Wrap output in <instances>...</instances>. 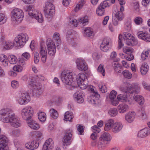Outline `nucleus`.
Segmentation results:
<instances>
[{"mask_svg":"<svg viewBox=\"0 0 150 150\" xmlns=\"http://www.w3.org/2000/svg\"><path fill=\"white\" fill-rule=\"evenodd\" d=\"M139 87L137 84H131L129 83H124L122 84L120 87V91L125 93V95L120 94L117 96V99L118 100L122 102H125L129 104H132V100L128 98L127 94H132L134 92H138Z\"/></svg>","mask_w":150,"mask_h":150,"instance_id":"f257e3e1","label":"nucleus"},{"mask_svg":"<svg viewBox=\"0 0 150 150\" xmlns=\"http://www.w3.org/2000/svg\"><path fill=\"white\" fill-rule=\"evenodd\" d=\"M0 117L4 122L9 123L14 127H18L21 125L20 120L15 117L13 112L8 109L0 110Z\"/></svg>","mask_w":150,"mask_h":150,"instance_id":"f03ea898","label":"nucleus"},{"mask_svg":"<svg viewBox=\"0 0 150 150\" xmlns=\"http://www.w3.org/2000/svg\"><path fill=\"white\" fill-rule=\"evenodd\" d=\"M53 0H48L46 3L44 10L46 17L50 18L52 16L55 12V7L52 4Z\"/></svg>","mask_w":150,"mask_h":150,"instance_id":"7ed1b4c3","label":"nucleus"},{"mask_svg":"<svg viewBox=\"0 0 150 150\" xmlns=\"http://www.w3.org/2000/svg\"><path fill=\"white\" fill-rule=\"evenodd\" d=\"M11 18L12 21L20 23L23 20L24 17V13L23 11L18 8H15L11 12Z\"/></svg>","mask_w":150,"mask_h":150,"instance_id":"20e7f679","label":"nucleus"},{"mask_svg":"<svg viewBox=\"0 0 150 150\" xmlns=\"http://www.w3.org/2000/svg\"><path fill=\"white\" fill-rule=\"evenodd\" d=\"M34 7L32 5L27 6L25 8V11L28 12L29 15L33 17L39 23H42L43 21V19L42 14L40 13L37 12L35 13L33 12Z\"/></svg>","mask_w":150,"mask_h":150,"instance_id":"39448f33","label":"nucleus"},{"mask_svg":"<svg viewBox=\"0 0 150 150\" xmlns=\"http://www.w3.org/2000/svg\"><path fill=\"white\" fill-rule=\"evenodd\" d=\"M28 38L27 34L22 33L20 34L15 39V45L17 47L23 46Z\"/></svg>","mask_w":150,"mask_h":150,"instance_id":"423d86ee","label":"nucleus"},{"mask_svg":"<svg viewBox=\"0 0 150 150\" xmlns=\"http://www.w3.org/2000/svg\"><path fill=\"white\" fill-rule=\"evenodd\" d=\"M74 76V73L72 72L66 73L62 72L61 78L62 81L66 84L71 85L73 82V79Z\"/></svg>","mask_w":150,"mask_h":150,"instance_id":"0eeeda50","label":"nucleus"},{"mask_svg":"<svg viewBox=\"0 0 150 150\" xmlns=\"http://www.w3.org/2000/svg\"><path fill=\"white\" fill-rule=\"evenodd\" d=\"M33 113V109L30 106L25 107L21 111L22 117L27 121L31 119Z\"/></svg>","mask_w":150,"mask_h":150,"instance_id":"6e6552de","label":"nucleus"},{"mask_svg":"<svg viewBox=\"0 0 150 150\" xmlns=\"http://www.w3.org/2000/svg\"><path fill=\"white\" fill-rule=\"evenodd\" d=\"M18 103L21 105L26 104L29 101V96L27 92L20 93L17 99Z\"/></svg>","mask_w":150,"mask_h":150,"instance_id":"1a4fd4ad","label":"nucleus"},{"mask_svg":"<svg viewBox=\"0 0 150 150\" xmlns=\"http://www.w3.org/2000/svg\"><path fill=\"white\" fill-rule=\"evenodd\" d=\"M30 85L33 88V94L36 96H38L42 93V91L41 89V85L38 82L35 81H32L31 82Z\"/></svg>","mask_w":150,"mask_h":150,"instance_id":"9d476101","label":"nucleus"},{"mask_svg":"<svg viewBox=\"0 0 150 150\" xmlns=\"http://www.w3.org/2000/svg\"><path fill=\"white\" fill-rule=\"evenodd\" d=\"M77 69L80 71H86L88 69L87 64L85 61L82 59H78L76 61Z\"/></svg>","mask_w":150,"mask_h":150,"instance_id":"9b49d317","label":"nucleus"},{"mask_svg":"<svg viewBox=\"0 0 150 150\" xmlns=\"http://www.w3.org/2000/svg\"><path fill=\"white\" fill-rule=\"evenodd\" d=\"M39 53L42 62H46L47 56V52L45 46L40 45V47Z\"/></svg>","mask_w":150,"mask_h":150,"instance_id":"f8f14e48","label":"nucleus"},{"mask_svg":"<svg viewBox=\"0 0 150 150\" xmlns=\"http://www.w3.org/2000/svg\"><path fill=\"white\" fill-rule=\"evenodd\" d=\"M72 130L69 129L67 131L65 134L63 140V142L64 144V145L66 144L67 146L70 143V141L72 135Z\"/></svg>","mask_w":150,"mask_h":150,"instance_id":"ddd939ff","label":"nucleus"},{"mask_svg":"<svg viewBox=\"0 0 150 150\" xmlns=\"http://www.w3.org/2000/svg\"><path fill=\"white\" fill-rule=\"evenodd\" d=\"M54 142L52 139L47 140L43 146V150H52L54 147Z\"/></svg>","mask_w":150,"mask_h":150,"instance_id":"4468645a","label":"nucleus"},{"mask_svg":"<svg viewBox=\"0 0 150 150\" xmlns=\"http://www.w3.org/2000/svg\"><path fill=\"white\" fill-rule=\"evenodd\" d=\"M83 96L84 95L79 91L76 92L74 95V97L76 101L79 103H82L83 102Z\"/></svg>","mask_w":150,"mask_h":150,"instance_id":"2eb2a0df","label":"nucleus"},{"mask_svg":"<svg viewBox=\"0 0 150 150\" xmlns=\"http://www.w3.org/2000/svg\"><path fill=\"white\" fill-rule=\"evenodd\" d=\"M135 115L136 114L134 112H129L126 114L125 119L128 122L131 123L134 121Z\"/></svg>","mask_w":150,"mask_h":150,"instance_id":"dca6fc26","label":"nucleus"},{"mask_svg":"<svg viewBox=\"0 0 150 150\" xmlns=\"http://www.w3.org/2000/svg\"><path fill=\"white\" fill-rule=\"evenodd\" d=\"M39 144L38 142L33 141L31 142H28L25 145V147L29 149L33 150L36 149L39 146Z\"/></svg>","mask_w":150,"mask_h":150,"instance_id":"f3484780","label":"nucleus"},{"mask_svg":"<svg viewBox=\"0 0 150 150\" xmlns=\"http://www.w3.org/2000/svg\"><path fill=\"white\" fill-rule=\"evenodd\" d=\"M150 134V129L145 128L139 132L137 136L141 138H144Z\"/></svg>","mask_w":150,"mask_h":150,"instance_id":"a211bd4d","label":"nucleus"},{"mask_svg":"<svg viewBox=\"0 0 150 150\" xmlns=\"http://www.w3.org/2000/svg\"><path fill=\"white\" fill-rule=\"evenodd\" d=\"M28 126L32 129L37 130L40 128V126L38 123L35 121L31 119L27 121Z\"/></svg>","mask_w":150,"mask_h":150,"instance_id":"6ab92c4d","label":"nucleus"},{"mask_svg":"<svg viewBox=\"0 0 150 150\" xmlns=\"http://www.w3.org/2000/svg\"><path fill=\"white\" fill-rule=\"evenodd\" d=\"M139 92H134L133 93H135V94L133 97V98L140 105H142L144 102V100L143 97L141 96L138 95L137 94L139 92Z\"/></svg>","mask_w":150,"mask_h":150,"instance_id":"aec40b11","label":"nucleus"},{"mask_svg":"<svg viewBox=\"0 0 150 150\" xmlns=\"http://www.w3.org/2000/svg\"><path fill=\"white\" fill-rule=\"evenodd\" d=\"M139 38L146 42H150V35L145 33L140 32L137 33Z\"/></svg>","mask_w":150,"mask_h":150,"instance_id":"412c9836","label":"nucleus"},{"mask_svg":"<svg viewBox=\"0 0 150 150\" xmlns=\"http://www.w3.org/2000/svg\"><path fill=\"white\" fill-rule=\"evenodd\" d=\"M20 65L14 66L13 68V70L15 71H21L23 70V68L21 65L23 66L25 64V62L23 59H20L19 60Z\"/></svg>","mask_w":150,"mask_h":150,"instance_id":"4be33fe9","label":"nucleus"},{"mask_svg":"<svg viewBox=\"0 0 150 150\" xmlns=\"http://www.w3.org/2000/svg\"><path fill=\"white\" fill-rule=\"evenodd\" d=\"M122 127V125L119 122H116L112 126V130L113 132L116 133L120 131Z\"/></svg>","mask_w":150,"mask_h":150,"instance_id":"5701e85b","label":"nucleus"},{"mask_svg":"<svg viewBox=\"0 0 150 150\" xmlns=\"http://www.w3.org/2000/svg\"><path fill=\"white\" fill-rule=\"evenodd\" d=\"M137 40L134 37L129 39L127 40L126 44L127 45L131 46H135L138 44Z\"/></svg>","mask_w":150,"mask_h":150,"instance_id":"b1692460","label":"nucleus"},{"mask_svg":"<svg viewBox=\"0 0 150 150\" xmlns=\"http://www.w3.org/2000/svg\"><path fill=\"white\" fill-rule=\"evenodd\" d=\"M114 122L113 120L110 119L108 120L105 125V129L106 131H108L114 125Z\"/></svg>","mask_w":150,"mask_h":150,"instance_id":"393cba45","label":"nucleus"},{"mask_svg":"<svg viewBox=\"0 0 150 150\" xmlns=\"http://www.w3.org/2000/svg\"><path fill=\"white\" fill-rule=\"evenodd\" d=\"M74 117L73 113L71 112L68 111L65 113L64 120L66 121L71 122Z\"/></svg>","mask_w":150,"mask_h":150,"instance_id":"a878e982","label":"nucleus"},{"mask_svg":"<svg viewBox=\"0 0 150 150\" xmlns=\"http://www.w3.org/2000/svg\"><path fill=\"white\" fill-rule=\"evenodd\" d=\"M88 80L81 81V80H77V83L78 86L82 89H86L88 85Z\"/></svg>","mask_w":150,"mask_h":150,"instance_id":"bb28decb","label":"nucleus"},{"mask_svg":"<svg viewBox=\"0 0 150 150\" xmlns=\"http://www.w3.org/2000/svg\"><path fill=\"white\" fill-rule=\"evenodd\" d=\"M129 108L128 106L127 105L120 104L117 107V109L120 113H123L125 112Z\"/></svg>","mask_w":150,"mask_h":150,"instance_id":"cd10ccee","label":"nucleus"},{"mask_svg":"<svg viewBox=\"0 0 150 150\" xmlns=\"http://www.w3.org/2000/svg\"><path fill=\"white\" fill-rule=\"evenodd\" d=\"M8 140L7 137L4 135L0 136V146H6Z\"/></svg>","mask_w":150,"mask_h":150,"instance_id":"c85d7f7f","label":"nucleus"},{"mask_svg":"<svg viewBox=\"0 0 150 150\" xmlns=\"http://www.w3.org/2000/svg\"><path fill=\"white\" fill-rule=\"evenodd\" d=\"M149 69V66L147 64L144 63L142 64L140 68L141 72L143 75L146 74L148 71Z\"/></svg>","mask_w":150,"mask_h":150,"instance_id":"c756f323","label":"nucleus"},{"mask_svg":"<svg viewBox=\"0 0 150 150\" xmlns=\"http://www.w3.org/2000/svg\"><path fill=\"white\" fill-rule=\"evenodd\" d=\"M0 61L4 66V67L7 66L8 60L6 56L4 54L1 55L0 57Z\"/></svg>","mask_w":150,"mask_h":150,"instance_id":"7c9ffc66","label":"nucleus"},{"mask_svg":"<svg viewBox=\"0 0 150 150\" xmlns=\"http://www.w3.org/2000/svg\"><path fill=\"white\" fill-rule=\"evenodd\" d=\"M14 45H15V41L14 42L10 41H8L5 42L4 47L6 49H9L13 47Z\"/></svg>","mask_w":150,"mask_h":150,"instance_id":"2f4dec72","label":"nucleus"},{"mask_svg":"<svg viewBox=\"0 0 150 150\" xmlns=\"http://www.w3.org/2000/svg\"><path fill=\"white\" fill-rule=\"evenodd\" d=\"M88 21V16H85L81 18L78 21L79 24H82L83 25H85Z\"/></svg>","mask_w":150,"mask_h":150,"instance_id":"473e14b6","label":"nucleus"},{"mask_svg":"<svg viewBox=\"0 0 150 150\" xmlns=\"http://www.w3.org/2000/svg\"><path fill=\"white\" fill-rule=\"evenodd\" d=\"M38 118L41 122H44L46 119V115L44 112H41L38 113Z\"/></svg>","mask_w":150,"mask_h":150,"instance_id":"72a5a7b5","label":"nucleus"},{"mask_svg":"<svg viewBox=\"0 0 150 150\" xmlns=\"http://www.w3.org/2000/svg\"><path fill=\"white\" fill-rule=\"evenodd\" d=\"M59 36L60 35L59 33H55L54 34L53 39L52 40H53L54 42V41H56L57 44V46H58L60 44L61 42Z\"/></svg>","mask_w":150,"mask_h":150,"instance_id":"f704fd0d","label":"nucleus"},{"mask_svg":"<svg viewBox=\"0 0 150 150\" xmlns=\"http://www.w3.org/2000/svg\"><path fill=\"white\" fill-rule=\"evenodd\" d=\"M46 44L47 48L52 47H56L55 42L53 40H52L50 39H48L46 41Z\"/></svg>","mask_w":150,"mask_h":150,"instance_id":"c9c22d12","label":"nucleus"},{"mask_svg":"<svg viewBox=\"0 0 150 150\" xmlns=\"http://www.w3.org/2000/svg\"><path fill=\"white\" fill-rule=\"evenodd\" d=\"M106 146V142L104 140H102V139H100L98 142V149L100 150H101L104 149L105 147Z\"/></svg>","mask_w":150,"mask_h":150,"instance_id":"e433bc0d","label":"nucleus"},{"mask_svg":"<svg viewBox=\"0 0 150 150\" xmlns=\"http://www.w3.org/2000/svg\"><path fill=\"white\" fill-rule=\"evenodd\" d=\"M100 139H102V140L104 141H110L111 139V137L108 133L105 132L102 135Z\"/></svg>","mask_w":150,"mask_h":150,"instance_id":"4c0bfd02","label":"nucleus"},{"mask_svg":"<svg viewBox=\"0 0 150 150\" xmlns=\"http://www.w3.org/2000/svg\"><path fill=\"white\" fill-rule=\"evenodd\" d=\"M100 97V95L97 92H94V95L90 100L92 103L96 104L98 99Z\"/></svg>","mask_w":150,"mask_h":150,"instance_id":"58836bf2","label":"nucleus"},{"mask_svg":"<svg viewBox=\"0 0 150 150\" xmlns=\"http://www.w3.org/2000/svg\"><path fill=\"white\" fill-rule=\"evenodd\" d=\"M115 17L118 21H122L124 17L123 13L121 11H117L115 14Z\"/></svg>","mask_w":150,"mask_h":150,"instance_id":"ea45409f","label":"nucleus"},{"mask_svg":"<svg viewBox=\"0 0 150 150\" xmlns=\"http://www.w3.org/2000/svg\"><path fill=\"white\" fill-rule=\"evenodd\" d=\"M114 69L115 72L118 73H120L122 72V67L121 65L117 63L114 64Z\"/></svg>","mask_w":150,"mask_h":150,"instance_id":"a19ab883","label":"nucleus"},{"mask_svg":"<svg viewBox=\"0 0 150 150\" xmlns=\"http://www.w3.org/2000/svg\"><path fill=\"white\" fill-rule=\"evenodd\" d=\"M105 10L103 8L99 6L96 10V13L99 16H102L104 14Z\"/></svg>","mask_w":150,"mask_h":150,"instance_id":"79ce46f5","label":"nucleus"},{"mask_svg":"<svg viewBox=\"0 0 150 150\" xmlns=\"http://www.w3.org/2000/svg\"><path fill=\"white\" fill-rule=\"evenodd\" d=\"M8 60L9 62L11 64H15L17 62L16 57L13 55H10L8 57Z\"/></svg>","mask_w":150,"mask_h":150,"instance_id":"37998d69","label":"nucleus"},{"mask_svg":"<svg viewBox=\"0 0 150 150\" xmlns=\"http://www.w3.org/2000/svg\"><path fill=\"white\" fill-rule=\"evenodd\" d=\"M118 111L115 108L110 109L108 112L109 114L111 116L114 117L117 114Z\"/></svg>","mask_w":150,"mask_h":150,"instance_id":"c03bdc74","label":"nucleus"},{"mask_svg":"<svg viewBox=\"0 0 150 150\" xmlns=\"http://www.w3.org/2000/svg\"><path fill=\"white\" fill-rule=\"evenodd\" d=\"M150 51L149 50L144 51L141 54V58L142 60H144L146 59L149 56Z\"/></svg>","mask_w":150,"mask_h":150,"instance_id":"a18cd8bd","label":"nucleus"},{"mask_svg":"<svg viewBox=\"0 0 150 150\" xmlns=\"http://www.w3.org/2000/svg\"><path fill=\"white\" fill-rule=\"evenodd\" d=\"M50 111L51 112V116L52 117L55 119H57L58 116L57 112L53 109L50 110Z\"/></svg>","mask_w":150,"mask_h":150,"instance_id":"49530a36","label":"nucleus"},{"mask_svg":"<svg viewBox=\"0 0 150 150\" xmlns=\"http://www.w3.org/2000/svg\"><path fill=\"white\" fill-rule=\"evenodd\" d=\"M122 74L125 78L128 79H130L132 77V74L127 70H125L123 71Z\"/></svg>","mask_w":150,"mask_h":150,"instance_id":"de8ad7c7","label":"nucleus"},{"mask_svg":"<svg viewBox=\"0 0 150 150\" xmlns=\"http://www.w3.org/2000/svg\"><path fill=\"white\" fill-rule=\"evenodd\" d=\"M98 71L101 73L104 76L105 75V70L104 68V65L103 64H100L98 67Z\"/></svg>","mask_w":150,"mask_h":150,"instance_id":"09e8293b","label":"nucleus"},{"mask_svg":"<svg viewBox=\"0 0 150 150\" xmlns=\"http://www.w3.org/2000/svg\"><path fill=\"white\" fill-rule=\"evenodd\" d=\"M48 54L50 56L54 55L56 52V47H52L47 48Z\"/></svg>","mask_w":150,"mask_h":150,"instance_id":"8fccbe9b","label":"nucleus"},{"mask_svg":"<svg viewBox=\"0 0 150 150\" xmlns=\"http://www.w3.org/2000/svg\"><path fill=\"white\" fill-rule=\"evenodd\" d=\"M111 43V40L110 38H104L101 44L109 45Z\"/></svg>","mask_w":150,"mask_h":150,"instance_id":"3c124183","label":"nucleus"},{"mask_svg":"<svg viewBox=\"0 0 150 150\" xmlns=\"http://www.w3.org/2000/svg\"><path fill=\"white\" fill-rule=\"evenodd\" d=\"M124 52L126 53L127 54H131L133 51V49L130 47H124L123 49Z\"/></svg>","mask_w":150,"mask_h":150,"instance_id":"603ef678","label":"nucleus"},{"mask_svg":"<svg viewBox=\"0 0 150 150\" xmlns=\"http://www.w3.org/2000/svg\"><path fill=\"white\" fill-rule=\"evenodd\" d=\"M85 34L86 36L90 37L93 35V33L90 29L86 28L84 30Z\"/></svg>","mask_w":150,"mask_h":150,"instance_id":"864d4df0","label":"nucleus"},{"mask_svg":"<svg viewBox=\"0 0 150 150\" xmlns=\"http://www.w3.org/2000/svg\"><path fill=\"white\" fill-rule=\"evenodd\" d=\"M77 23L78 22L77 20L74 19H70L69 22L70 25L75 27L77 26Z\"/></svg>","mask_w":150,"mask_h":150,"instance_id":"5fc2aeb1","label":"nucleus"},{"mask_svg":"<svg viewBox=\"0 0 150 150\" xmlns=\"http://www.w3.org/2000/svg\"><path fill=\"white\" fill-rule=\"evenodd\" d=\"M108 45L101 44L100 48L101 50L104 52H107L109 49V47L108 46Z\"/></svg>","mask_w":150,"mask_h":150,"instance_id":"6e6d98bb","label":"nucleus"},{"mask_svg":"<svg viewBox=\"0 0 150 150\" xmlns=\"http://www.w3.org/2000/svg\"><path fill=\"white\" fill-rule=\"evenodd\" d=\"M39 53L37 52H35L34 53V62L37 64L38 63L39 60Z\"/></svg>","mask_w":150,"mask_h":150,"instance_id":"4d7b16f0","label":"nucleus"},{"mask_svg":"<svg viewBox=\"0 0 150 150\" xmlns=\"http://www.w3.org/2000/svg\"><path fill=\"white\" fill-rule=\"evenodd\" d=\"M116 56H117V54H116V52H112L111 53V54L110 55V57H111V58L113 59H114V61L115 62H117L120 60V59L119 58H118L116 59H115L116 57Z\"/></svg>","mask_w":150,"mask_h":150,"instance_id":"13d9d810","label":"nucleus"},{"mask_svg":"<svg viewBox=\"0 0 150 150\" xmlns=\"http://www.w3.org/2000/svg\"><path fill=\"white\" fill-rule=\"evenodd\" d=\"M21 134V131L18 129H16L13 131L11 133V134L15 137H17Z\"/></svg>","mask_w":150,"mask_h":150,"instance_id":"bf43d9fd","label":"nucleus"},{"mask_svg":"<svg viewBox=\"0 0 150 150\" xmlns=\"http://www.w3.org/2000/svg\"><path fill=\"white\" fill-rule=\"evenodd\" d=\"M117 92L116 91L112 90L110 94V98L111 100H114L116 97Z\"/></svg>","mask_w":150,"mask_h":150,"instance_id":"052dcab7","label":"nucleus"},{"mask_svg":"<svg viewBox=\"0 0 150 150\" xmlns=\"http://www.w3.org/2000/svg\"><path fill=\"white\" fill-rule=\"evenodd\" d=\"M124 39L126 40V41H127V40L129 39L132 38V37H133L131 34L128 33H125L124 34Z\"/></svg>","mask_w":150,"mask_h":150,"instance_id":"680f3d73","label":"nucleus"},{"mask_svg":"<svg viewBox=\"0 0 150 150\" xmlns=\"http://www.w3.org/2000/svg\"><path fill=\"white\" fill-rule=\"evenodd\" d=\"M86 75L83 73L80 74L79 78L78 80H81V81L87 80Z\"/></svg>","mask_w":150,"mask_h":150,"instance_id":"e2e57ef3","label":"nucleus"},{"mask_svg":"<svg viewBox=\"0 0 150 150\" xmlns=\"http://www.w3.org/2000/svg\"><path fill=\"white\" fill-rule=\"evenodd\" d=\"M122 35L121 34H120L119 36V40H118V44H119V49L121 48V47L123 46L122 42Z\"/></svg>","mask_w":150,"mask_h":150,"instance_id":"0e129e2a","label":"nucleus"},{"mask_svg":"<svg viewBox=\"0 0 150 150\" xmlns=\"http://www.w3.org/2000/svg\"><path fill=\"white\" fill-rule=\"evenodd\" d=\"M134 21L136 24H140L142 22V19L140 17H137L135 19Z\"/></svg>","mask_w":150,"mask_h":150,"instance_id":"69168bd1","label":"nucleus"},{"mask_svg":"<svg viewBox=\"0 0 150 150\" xmlns=\"http://www.w3.org/2000/svg\"><path fill=\"white\" fill-rule=\"evenodd\" d=\"M134 9L137 11L139 10V5L138 2H135L133 3Z\"/></svg>","mask_w":150,"mask_h":150,"instance_id":"338daca9","label":"nucleus"},{"mask_svg":"<svg viewBox=\"0 0 150 150\" xmlns=\"http://www.w3.org/2000/svg\"><path fill=\"white\" fill-rule=\"evenodd\" d=\"M99 87L100 91L102 92L103 93L107 91V88L105 85H100Z\"/></svg>","mask_w":150,"mask_h":150,"instance_id":"774afa93","label":"nucleus"}]
</instances>
